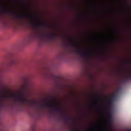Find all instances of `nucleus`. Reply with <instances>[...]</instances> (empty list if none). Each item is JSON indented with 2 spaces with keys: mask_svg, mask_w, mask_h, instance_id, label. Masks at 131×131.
Listing matches in <instances>:
<instances>
[{
  "mask_svg": "<svg viewBox=\"0 0 131 131\" xmlns=\"http://www.w3.org/2000/svg\"><path fill=\"white\" fill-rule=\"evenodd\" d=\"M17 98V104L19 107H24V106H28V107H31L32 108H35L37 111H42L45 108H49L54 110L59 114H63V110L60 107H58L57 105L52 103L53 100L50 101V103L40 104L37 103L35 100L26 99L24 98L23 95V91H21L20 93L17 95L14 96Z\"/></svg>",
  "mask_w": 131,
  "mask_h": 131,
  "instance_id": "1",
  "label": "nucleus"
},
{
  "mask_svg": "<svg viewBox=\"0 0 131 131\" xmlns=\"http://www.w3.org/2000/svg\"><path fill=\"white\" fill-rule=\"evenodd\" d=\"M57 35H57V34L52 33L50 35L49 34H40L39 36L41 40L43 42L45 41H49V40L55 39V38L57 37Z\"/></svg>",
  "mask_w": 131,
  "mask_h": 131,
  "instance_id": "2",
  "label": "nucleus"
},
{
  "mask_svg": "<svg viewBox=\"0 0 131 131\" xmlns=\"http://www.w3.org/2000/svg\"><path fill=\"white\" fill-rule=\"evenodd\" d=\"M77 54L79 55H80L82 58H84V59H86V60H88V59L90 58V57L92 56L91 54L85 52V51H81L79 49L77 51Z\"/></svg>",
  "mask_w": 131,
  "mask_h": 131,
  "instance_id": "3",
  "label": "nucleus"
},
{
  "mask_svg": "<svg viewBox=\"0 0 131 131\" xmlns=\"http://www.w3.org/2000/svg\"><path fill=\"white\" fill-rule=\"evenodd\" d=\"M37 37V34L34 32L32 33L26 38V42H31V41H33L34 39H36Z\"/></svg>",
  "mask_w": 131,
  "mask_h": 131,
  "instance_id": "4",
  "label": "nucleus"
},
{
  "mask_svg": "<svg viewBox=\"0 0 131 131\" xmlns=\"http://www.w3.org/2000/svg\"><path fill=\"white\" fill-rule=\"evenodd\" d=\"M33 28L34 29L37 28V27H48V25L43 23H36L32 24Z\"/></svg>",
  "mask_w": 131,
  "mask_h": 131,
  "instance_id": "5",
  "label": "nucleus"
},
{
  "mask_svg": "<svg viewBox=\"0 0 131 131\" xmlns=\"http://www.w3.org/2000/svg\"><path fill=\"white\" fill-rule=\"evenodd\" d=\"M17 63H19V60L17 58H12L11 59L9 62L7 63V66L8 67H11L13 65H16Z\"/></svg>",
  "mask_w": 131,
  "mask_h": 131,
  "instance_id": "6",
  "label": "nucleus"
},
{
  "mask_svg": "<svg viewBox=\"0 0 131 131\" xmlns=\"http://www.w3.org/2000/svg\"><path fill=\"white\" fill-rule=\"evenodd\" d=\"M115 99H116V94H113L112 97L109 98L108 104L110 105V106H112V105H113V103L114 102Z\"/></svg>",
  "mask_w": 131,
  "mask_h": 131,
  "instance_id": "7",
  "label": "nucleus"
},
{
  "mask_svg": "<svg viewBox=\"0 0 131 131\" xmlns=\"http://www.w3.org/2000/svg\"><path fill=\"white\" fill-rule=\"evenodd\" d=\"M17 18L19 19H23V18H28L29 20H31L33 18H34V16L30 15H17Z\"/></svg>",
  "mask_w": 131,
  "mask_h": 131,
  "instance_id": "8",
  "label": "nucleus"
},
{
  "mask_svg": "<svg viewBox=\"0 0 131 131\" xmlns=\"http://www.w3.org/2000/svg\"><path fill=\"white\" fill-rule=\"evenodd\" d=\"M12 11L11 10L5 9L3 11H0V19H2V17H3V14H7L9 13H11Z\"/></svg>",
  "mask_w": 131,
  "mask_h": 131,
  "instance_id": "9",
  "label": "nucleus"
},
{
  "mask_svg": "<svg viewBox=\"0 0 131 131\" xmlns=\"http://www.w3.org/2000/svg\"><path fill=\"white\" fill-rule=\"evenodd\" d=\"M68 45L70 47H72V48H77V45L72 40H70Z\"/></svg>",
  "mask_w": 131,
  "mask_h": 131,
  "instance_id": "10",
  "label": "nucleus"
},
{
  "mask_svg": "<svg viewBox=\"0 0 131 131\" xmlns=\"http://www.w3.org/2000/svg\"><path fill=\"white\" fill-rule=\"evenodd\" d=\"M129 79H131V73L128 74L126 76V78L123 79V81L124 82H128V80Z\"/></svg>",
  "mask_w": 131,
  "mask_h": 131,
  "instance_id": "11",
  "label": "nucleus"
},
{
  "mask_svg": "<svg viewBox=\"0 0 131 131\" xmlns=\"http://www.w3.org/2000/svg\"><path fill=\"white\" fill-rule=\"evenodd\" d=\"M61 119H62V120H64V121H69L71 120V119L64 116H61Z\"/></svg>",
  "mask_w": 131,
  "mask_h": 131,
  "instance_id": "12",
  "label": "nucleus"
},
{
  "mask_svg": "<svg viewBox=\"0 0 131 131\" xmlns=\"http://www.w3.org/2000/svg\"><path fill=\"white\" fill-rule=\"evenodd\" d=\"M108 121L110 123H111V122H112V114L110 111H108Z\"/></svg>",
  "mask_w": 131,
  "mask_h": 131,
  "instance_id": "13",
  "label": "nucleus"
},
{
  "mask_svg": "<svg viewBox=\"0 0 131 131\" xmlns=\"http://www.w3.org/2000/svg\"><path fill=\"white\" fill-rule=\"evenodd\" d=\"M103 128L104 131H111V129L107 126H103Z\"/></svg>",
  "mask_w": 131,
  "mask_h": 131,
  "instance_id": "14",
  "label": "nucleus"
},
{
  "mask_svg": "<svg viewBox=\"0 0 131 131\" xmlns=\"http://www.w3.org/2000/svg\"><path fill=\"white\" fill-rule=\"evenodd\" d=\"M89 131H97L96 130V128H95L94 127H91L89 128H88Z\"/></svg>",
  "mask_w": 131,
  "mask_h": 131,
  "instance_id": "15",
  "label": "nucleus"
},
{
  "mask_svg": "<svg viewBox=\"0 0 131 131\" xmlns=\"http://www.w3.org/2000/svg\"><path fill=\"white\" fill-rule=\"evenodd\" d=\"M54 78H55V79H59V78H60V76L54 75Z\"/></svg>",
  "mask_w": 131,
  "mask_h": 131,
  "instance_id": "16",
  "label": "nucleus"
},
{
  "mask_svg": "<svg viewBox=\"0 0 131 131\" xmlns=\"http://www.w3.org/2000/svg\"><path fill=\"white\" fill-rule=\"evenodd\" d=\"M5 107V104L0 103V108H4Z\"/></svg>",
  "mask_w": 131,
  "mask_h": 131,
  "instance_id": "17",
  "label": "nucleus"
},
{
  "mask_svg": "<svg viewBox=\"0 0 131 131\" xmlns=\"http://www.w3.org/2000/svg\"><path fill=\"white\" fill-rule=\"evenodd\" d=\"M32 130H33V131H34V127H33Z\"/></svg>",
  "mask_w": 131,
  "mask_h": 131,
  "instance_id": "18",
  "label": "nucleus"
},
{
  "mask_svg": "<svg viewBox=\"0 0 131 131\" xmlns=\"http://www.w3.org/2000/svg\"><path fill=\"white\" fill-rule=\"evenodd\" d=\"M73 131H77L76 129H74Z\"/></svg>",
  "mask_w": 131,
  "mask_h": 131,
  "instance_id": "19",
  "label": "nucleus"
}]
</instances>
